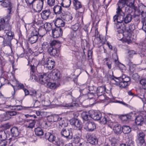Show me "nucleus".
Instances as JSON below:
<instances>
[{
  "label": "nucleus",
  "instance_id": "obj_1",
  "mask_svg": "<svg viewBox=\"0 0 146 146\" xmlns=\"http://www.w3.org/2000/svg\"><path fill=\"white\" fill-rule=\"evenodd\" d=\"M135 0H119L117 4V14L113 17V21L116 20L118 22H123L127 24L130 22L132 19V16L130 13L125 15L121 8L125 5L131 8L134 6Z\"/></svg>",
  "mask_w": 146,
  "mask_h": 146
},
{
  "label": "nucleus",
  "instance_id": "obj_2",
  "mask_svg": "<svg viewBox=\"0 0 146 146\" xmlns=\"http://www.w3.org/2000/svg\"><path fill=\"white\" fill-rule=\"evenodd\" d=\"M32 78V80L33 81H36L45 86L50 81L49 78L45 74L38 73L36 75H33Z\"/></svg>",
  "mask_w": 146,
  "mask_h": 146
},
{
  "label": "nucleus",
  "instance_id": "obj_3",
  "mask_svg": "<svg viewBox=\"0 0 146 146\" xmlns=\"http://www.w3.org/2000/svg\"><path fill=\"white\" fill-rule=\"evenodd\" d=\"M45 35V33L41 34L40 32L39 33L38 31L36 29H34L31 32L28 38V41L31 44L36 42L39 37L41 38Z\"/></svg>",
  "mask_w": 146,
  "mask_h": 146
},
{
  "label": "nucleus",
  "instance_id": "obj_4",
  "mask_svg": "<svg viewBox=\"0 0 146 146\" xmlns=\"http://www.w3.org/2000/svg\"><path fill=\"white\" fill-rule=\"evenodd\" d=\"M134 8L135 11L134 12V17L135 18H136L137 21L140 19V15H141L142 17V15L144 13H146V12L145 10H146V8L145 6H141L138 7V9H136L134 6V7H131L130 8Z\"/></svg>",
  "mask_w": 146,
  "mask_h": 146
},
{
  "label": "nucleus",
  "instance_id": "obj_5",
  "mask_svg": "<svg viewBox=\"0 0 146 146\" xmlns=\"http://www.w3.org/2000/svg\"><path fill=\"white\" fill-rule=\"evenodd\" d=\"M30 94L32 96L33 100L35 101L34 105L37 102H38L39 99L41 101H44V96L42 95L40 91H39L33 90L30 92Z\"/></svg>",
  "mask_w": 146,
  "mask_h": 146
},
{
  "label": "nucleus",
  "instance_id": "obj_6",
  "mask_svg": "<svg viewBox=\"0 0 146 146\" xmlns=\"http://www.w3.org/2000/svg\"><path fill=\"white\" fill-rule=\"evenodd\" d=\"M44 0H35L32 6L33 10L39 12L42 9Z\"/></svg>",
  "mask_w": 146,
  "mask_h": 146
},
{
  "label": "nucleus",
  "instance_id": "obj_7",
  "mask_svg": "<svg viewBox=\"0 0 146 146\" xmlns=\"http://www.w3.org/2000/svg\"><path fill=\"white\" fill-rule=\"evenodd\" d=\"M117 23H115L114 27L117 30V32L119 33H123L124 31L125 30V25L123 22H118L116 20Z\"/></svg>",
  "mask_w": 146,
  "mask_h": 146
},
{
  "label": "nucleus",
  "instance_id": "obj_8",
  "mask_svg": "<svg viewBox=\"0 0 146 146\" xmlns=\"http://www.w3.org/2000/svg\"><path fill=\"white\" fill-rule=\"evenodd\" d=\"M89 92H88L86 93H85L84 92L87 90V88H85L83 90L82 92V93L83 94L86 95L87 94L88 96L89 97L90 95H92L93 96L92 97H94L96 96V87L95 86H89L88 89Z\"/></svg>",
  "mask_w": 146,
  "mask_h": 146
},
{
  "label": "nucleus",
  "instance_id": "obj_9",
  "mask_svg": "<svg viewBox=\"0 0 146 146\" xmlns=\"http://www.w3.org/2000/svg\"><path fill=\"white\" fill-rule=\"evenodd\" d=\"M84 129L87 131H92L96 129V125L93 122L88 121L85 124Z\"/></svg>",
  "mask_w": 146,
  "mask_h": 146
},
{
  "label": "nucleus",
  "instance_id": "obj_10",
  "mask_svg": "<svg viewBox=\"0 0 146 146\" xmlns=\"http://www.w3.org/2000/svg\"><path fill=\"white\" fill-rule=\"evenodd\" d=\"M86 138L87 141L92 145H96L98 143V139L95 136L88 134L86 135Z\"/></svg>",
  "mask_w": 146,
  "mask_h": 146
},
{
  "label": "nucleus",
  "instance_id": "obj_11",
  "mask_svg": "<svg viewBox=\"0 0 146 146\" xmlns=\"http://www.w3.org/2000/svg\"><path fill=\"white\" fill-rule=\"evenodd\" d=\"M1 5L4 7H7V11L9 14H11L12 11V6L11 2L9 0H4Z\"/></svg>",
  "mask_w": 146,
  "mask_h": 146
},
{
  "label": "nucleus",
  "instance_id": "obj_12",
  "mask_svg": "<svg viewBox=\"0 0 146 146\" xmlns=\"http://www.w3.org/2000/svg\"><path fill=\"white\" fill-rule=\"evenodd\" d=\"M55 62L49 58H47L44 62V65L45 67L48 70H51L55 66Z\"/></svg>",
  "mask_w": 146,
  "mask_h": 146
},
{
  "label": "nucleus",
  "instance_id": "obj_13",
  "mask_svg": "<svg viewBox=\"0 0 146 146\" xmlns=\"http://www.w3.org/2000/svg\"><path fill=\"white\" fill-rule=\"evenodd\" d=\"M63 33L62 29L60 27H56L52 30V33L54 38H57L61 36Z\"/></svg>",
  "mask_w": 146,
  "mask_h": 146
},
{
  "label": "nucleus",
  "instance_id": "obj_14",
  "mask_svg": "<svg viewBox=\"0 0 146 146\" xmlns=\"http://www.w3.org/2000/svg\"><path fill=\"white\" fill-rule=\"evenodd\" d=\"M50 75L52 79L53 80H57L60 78V72L58 70L55 69L52 71Z\"/></svg>",
  "mask_w": 146,
  "mask_h": 146
},
{
  "label": "nucleus",
  "instance_id": "obj_15",
  "mask_svg": "<svg viewBox=\"0 0 146 146\" xmlns=\"http://www.w3.org/2000/svg\"><path fill=\"white\" fill-rule=\"evenodd\" d=\"M61 134L62 136L69 139L72 138V132L69 130L63 129L61 131Z\"/></svg>",
  "mask_w": 146,
  "mask_h": 146
},
{
  "label": "nucleus",
  "instance_id": "obj_16",
  "mask_svg": "<svg viewBox=\"0 0 146 146\" xmlns=\"http://www.w3.org/2000/svg\"><path fill=\"white\" fill-rule=\"evenodd\" d=\"M48 53L51 55L54 56H58L59 54V50L57 48L50 46L48 49Z\"/></svg>",
  "mask_w": 146,
  "mask_h": 146
},
{
  "label": "nucleus",
  "instance_id": "obj_17",
  "mask_svg": "<svg viewBox=\"0 0 146 146\" xmlns=\"http://www.w3.org/2000/svg\"><path fill=\"white\" fill-rule=\"evenodd\" d=\"M90 113L91 115L90 116H91V118L95 120H100L102 114L99 112L95 111L93 110H90Z\"/></svg>",
  "mask_w": 146,
  "mask_h": 146
},
{
  "label": "nucleus",
  "instance_id": "obj_18",
  "mask_svg": "<svg viewBox=\"0 0 146 146\" xmlns=\"http://www.w3.org/2000/svg\"><path fill=\"white\" fill-rule=\"evenodd\" d=\"M1 25L2 27V29H3L5 28L8 27L9 29H11V26L9 24V21H7L4 18H2L1 19Z\"/></svg>",
  "mask_w": 146,
  "mask_h": 146
},
{
  "label": "nucleus",
  "instance_id": "obj_19",
  "mask_svg": "<svg viewBox=\"0 0 146 146\" xmlns=\"http://www.w3.org/2000/svg\"><path fill=\"white\" fill-rule=\"evenodd\" d=\"M65 22L63 19L61 18L60 15V17L57 18L55 22V25L57 27H63L65 25Z\"/></svg>",
  "mask_w": 146,
  "mask_h": 146
},
{
  "label": "nucleus",
  "instance_id": "obj_20",
  "mask_svg": "<svg viewBox=\"0 0 146 146\" xmlns=\"http://www.w3.org/2000/svg\"><path fill=\"white\" fill-rule=\"evenodd\" d=\"M135 122L137 125H142L144 122V119L143 116L141 115L137 116L135 119Z\"/></svg>",
  "mask_w": 146,
  "mask_h": 146
},
{
  "label": "nucleus",
  "instance_id": "obj_21",
  "mask_svg": "<svg viewBox=\"0 0 146 146\" xmlns=\"http://www.w3.org/2000/svg\"><path fill=\"white\" fill-rule=\"evenodd\" d=\"M135 29V25L133 24H131L127 28L125 27V30H124V33L122 35H124V34H125L126 33H127L128 34L131 33L133 32Z\"/></svg>",
  "mask_w": 146,
  "mask_h": 146
},
{
  "label": "nucleus",
  "instance_id": "obj_22",
  "mask_svg": "<svg viewBox=\"0 0 146 146\" xmlns=\"http://www.w3.org/2000/svg\"><path fill=\"white\" fill-rule=\"evenodd\" d=\"M106 87L105 86H100L96 88V96H100L104 94L106 91Z\"/></svg>",
  "mask_w": 146,
  "mask_h": 146
},
{
  "label": "nucleus",
  "instance_id": "obj_23",
  "mask_svg": "<svg viewBox=\"0 0 146 146\" xmlns=\"http://www.w3.org/2000/svg\"><path fill=\"white\" fill-rule=\"evenodd\" d=\"M45 138L50 142H53L55 140L56 137L53 134L50 133H46L45 134Z\"/></svg>",
  "mask_w": 146,
  "mask_h": 146
},
{
  "label": "nucleus",
  "instance_id": "obj_24",
  "mask_svg": "<svg viewBox=\"0 0 146 146\" xmlns=\"http://www.w3.org/2000/svg\"><path fill=\"white\" fill-rule=\"evenodd\" d=\"M60 16L61 18L63 19L64 21L67 22L71 21L72 18L71 16L66 14L65 13L61 14Z\"/></svg>",
  "mask_w": 146,
  "mask_h": 146
},
{
  "label": "nucleus",
  "instance_id": "obj_25",
  "mask_svg": "<svg viewBox=\"0 0 146 146\" xmlns=\"http://www.w3.org/2000/svg\"><path fill=\"white\" fill-rule=\"evenodd\" d=\"M70 124L72 126L79 128L80 126L81 123L78 119L74 118L70 120Z\"/></svg>",
  "mask_w": 146,
  "mask_h": 146
},
{
  "label": "nucleus",
  "instance_id": "obj_26",
  "mask_svg": "<svg viewBox=\"0 0 146 146\" xmlns=\"http://www.w3.org/2000/svg\"><path fill=\"white\" fill-rule=\"evenodd\" d=\"M135 116V114L131 112L129 114L121 115L120 117V118L122 120L125 121L127 120L128 119H132L133 117Z\"/></svg>",
  "mask_w": 146,
  "mask_h": 146
},
{
  "label": "nucleus",
  "instance_id": "obj_27",
  "mask_svg": "<svg viewBox=\"0 0 146 146\" xmlns=\"http://www.w3.org/2000/svg\"><path fill=\"white\" fill-rule=\"evenodd\" d=\"M53 11L54 14L56 15H61L62 12V9L61 6L58 5H56L53 8Z\"/></svg>",
  "mask_w": 146,
  "mask_h": 146
},
{
  "label": "nucleus",
  "instance_id": "obj_28",
  "mask_svg": "<svg viewBox=\"0 0 146 146\" xmlns=\"http://www.w3.org/2000/svg\"><path fill=\"white\" fill-rule=\"evenodd\" d=\"M51 13V12L49 9L45 10L43 11L41 13L42 18L44 20L47 19Z\"/></svg>",
  "mask_w": 146,
  "mask_h": 146
},
{
  "label": "nucleus",
  "instance_id": "obj_29",
  "mask_svg": "<svg viewBox=\"0 0 146 146\" xmlns=\"http://www.w3.org/2000/svg\"><path fill=\"white\" fill-rule=\"evenodd\" d=\"M90 115L91 113H90V110L88 112L84 111L82 113V117L84 120L87 121L91 118Z\"/></svg>",
  "mask_w": 146,
  "mask_h": 146
},
{
  "label": "nucleus",
  "instance_id": "obj_30",
  "mask_svg": "<svg viewBox=\"0 0 146 146\" xmlns=\"http://www.w3.org/2000/svg\"><path fill=\"white\" fill-rule=\"evenodd\" d=\"M113 129L115 133L117 135L120 134L122 132L121 126L118 124L115 125L114 126Z\"/></svg>",
  "mask_w": 146,
  "mask_h": 146
},
{
  "label": "nucleus",
  "instance_id": "obj_31",
  "mask_svg": "<svg viewBox=\"0 0 146 146\" xmlns=\"http://www.w3.org/2000/svg\"><path fill=\"white\" fill-rule=\"evenodd\" d=\"M11 132L12 136L17 137L19 134V131L17 127H13L11 129Z\"/></svg>",
  "mask_w": 146,
  "mask_h": 146
},
{
  "label": "nucleus",
  "instance_id": "obj_32",
  "mask_svg": "<svg viewBox=\"0 0 146 146\" xmlns=\"http://www.w3.org/2000/svg\"><path fill=\"white\" fill-rule=\"evenodd\" d=\"M146 13L142 15V20L141 22L143 24L142 29L146 32Z\"/></svg>",
  "mask_w": 146,
  "mask_h": 146
},
{
  "label": "nucleus",
  "instance_id": "obj_33",
  "mask_svg": "<svg viewBox=\"0 0 146 146\" xmlns=\"http://www.w3.org/2000/svg\"><path fill=\"white\" fill-rule=\"evenodd\" d=\"M59 125L62 127H67L68 125V121L65 118H61L59 121Z\"/></svg>",
  "mask_w": 146,
  "mask_h": 146
},
{
  "label": "nucleus",
  "instance_id": "obj_34",
  "mask_svg": "<svg viewBox=\"0 0 146 146\" xmlns=\"http://www.w3.org/2000/svg\"><path fill=\"white\" fill-rule=\"evenodd\" d=\"M12 40H10L9 38H3V45L4 46H9L11 47V41Z\"/></svg>",
  "mask_w": 146,
  "mask_h": 146
},
{
  "label": "nucleus",
  "instance_id": "obj_35",
  "mask_svg": "<svg viewBox=\"0 0 146 146\" xmlns=\"http://www.w3.org/2000/svg\"><path fill=\"white\" fill-rule=\"evenodd\" d=\"M100 120V122L102 123L105 124L107 122L109 123L110 120L108 115H105L104 116H101V117Z\"/></svg>",
  "mask_w": 146,
  "mask_h": 146
},
{
  "label": "nucleus",
  "instance_id": "obj_36",
  "mask_svg": "<svg viewBox=\"0 0 146 146\" xmlns=\"http://www.w3.org/2000/svg\"><path fill=\"white\" fill-rule=\"evenodd\" d=\"M73 3L75 9L77 10L82 7L80 2L78 0H73Z\"/></svg>",
  "mask_w": 146,
  "mask_h": 146
},
{
  "label": "nucleus",
  "instance_id": "obj_37",
  "mask_svg": "<svg viewBox=\"0 0 146 146\" xmlns=\"http://www.w3.org/2000/svg\"><path fill=\"white\" fill-rule=\"evenodd\" d=\"M35 134L38 136L43 135L44 132L42 129L40 127H37L35 129Z\"/></svg>",
  "mask_w": 146,
  "mask_h": 146
},
{
  "label": "nucleus",
  "instance_id": "obj_38",
  "mask_svg": "<svg viewBox=\"0 0 146 146\" xmlns=\"http://www.w3.org/2000/svg\"><path fill=\"white\" fill-rule=\"evenodd\" d=\"M71 3V0H62V2L61 3V5L64 7L67 8L70 6Z\"/></svg>",
  "mask_w": 146,
  "mask_h": 146
},
{
  "label": "nucleus",
  "instance_id": "obj_39",
  "mask_svg": "<svg viewBox=\"0 0 146 146\" xmlns=\"http://www.w3.org/2000/svg\"><path fill=\"white\" fill-rule=\"evenodd\" d=\"M122 131L124 134H127L131 131L130 127L126 125H123L122 128Z\"/></svg>",
  "mask_w": 146,
  "mask_h": 146
},
{
  "label": "nucleus",
  "instance_id": "obj_40",
  "mask_svg": "<svg viewBox=\"0 0 146 146\" xmlns=\"http://www.w3.org/2000/svg\"><path fill=\"white\" fill-rule=\"evenodd\" d=\"M7 32L6 31L5 32L6 35H7V38H9L10 40H12L14 36V33L11 31H8Z\"/></svg>",
  "mask_w": 146,
  "mask_h": 146
},
{
  "label": "nucleus",
  "instance_id": "obj_41",
  "mask_svg": "<svg viewBox=\"0 0 146 146\" xmlns=\"http://www.w3.org/2000/svg\"><path fill=\"white\" fill-rule=\"evenodd\" d=\"M45 86L50 89H54L56 88V83L50 82L49 81Z\"/></svg>",
  "mask_w": 146,
  "mask_h": 146
},
{
  "label": "nucleus",
  "instance_id": "obj_42",
  "mask_svg": "<svg viewBox=\"0 0 146 146\" xmlns=\"http://www.w3.org/2000/svg\"><path fill=\"white\" fill-rule=\"evenodd\" d=\"M79 27V26L78 24H76L72 25L71 27V28L73 31H74V32L78 30ZM76 33H74L73 34V36L75 37L76 36Z\"/></svg>",
  "mask_w": 146,
  "mask_h": 146
},
{
  "label": "nucleus",
  "instance_id": "obj_43",
  "mask_svg": "<svg viewBox=\"0 0 146 146\" xmlns=\"http://www.w3.org/2000/svg\"><path fill=\"white\" fill-rule=\"evenodd\" d=\"M44 27L46 31H49L52 29L51 25L49 23H46L44 25Z\"/></svg>",
  "mask_w": 146,
  "mask_h": 146
},
{
  "label": "nucleus",
  "instance_id": "obj_44",
  "mask_svg": "<svg viewBox=\"0 0 146 146\" xmlns=\"http://www.w3.org/2000/svg\"><path fill=\"white\" fill-rule=\"evenodd\" d=\"M55 143L54 144L57 146H62L64 144V143L62 140L58 138L55 140Z\"/></svg>",
  "mask_w": 146,
  "mask_h": 146
},
{
  "label": "nucleus",
  "instance_id": "obj_45",
  "mask_svg": "<svg viewBox=\"0 0 146 146\" xmlns=\"http://www.w3.org/2000/svg\"><path fill=\"white\" fill-rule=\"evenodd\" d=\"M8 80L4 77L0 78V88L2 86L4 85L7 83Z\"/></svg>",
  "mask_w": 146,
  "mask_h": 146
},
{
  "label": "nucleus",
  "instance_id": "obj_46",
  "mask_svg": "<svg viewBox=\"0 0 146 146\" xmlns=\"http://www.w3.org/2000/svg\"><path fill=\"white\" fill-rule=\"evenodd\" d=\"M7 135L5 131L3 130L0 131V139H6Z\"/></svg>",
  "mask_w": 146,
  "mask_h": 146
},
{
  "label": "nucleus",
  "instance_id": "obj_47",
  "mask_svg": "<svg viewBox=\"0 0 146 146\" xmlns=\"http://www.w3.org/2000/svg\"><path fill=\"white\" fill-rule=\"evenodd\" d=\"M35 67L34 65H31V77L30 79L32 80V76L33 75H36L37 74H35Z\"/></svg>",
  "mask_w": 146,
  "mask_h": 146
},
{
  "label": "nucleus",
  "instance_id": "obj_48",
  "mask_svg": "<svg viewBox=\"0 0 146 146\" xmlns=\"http://www.w3.org/2000/svg\"><path fill=\"white\" fill-rule=\"evenodd\" d=\"M10 117H9L7 113L4 114L2 115L1 118L0 119V121H6L9 119Z\"/></svg>",
  "mask_w": 146,
  "mask_h": 146
},
{
  "label": "nucleus",
  "instance_id": "obj_49",
  "mask_svg": "<svg viewBox=\"0 0 146 146\" xmlns=\"http://www.w3.org/2000/svg\"><path fill=\"white\" fill-rule=\"evenodd\" d=\"M81 139H82L80 136L76 135L73 138V142L77 144L80 142Z\"/></svg>",
  "mask_w": 146,
  "mask_h": 146
},
{
  "label": "nucleus",
  "instance_id": "obj_50",
  "mask_svg": "<svg viewBox=\"0 0 146 146\" xmlns=\"http://www.w3.org/2000/svg\"><path fill=\"white\" fill-rule=\"evenodd\" d=\"M140 83L142 86L143 89L146 90V79H142L140 81Z\"/></svg>",
  "mask_w": 146,
  "mask_h": 146
},
{
  "label": "nucleus",
  "instance_id": "obj_51",
  "mask_svg": "<svg viewBox=\"0 0 146 146\" xmlns=\"http://www.w3.org/2000/svg\"><path fill=\"white\" fill-rule=\"evenodd\" d=\"M139 145L140 146H145L144 138H138Z\"/></svg>",
  "mask_w": 146,
  "mask_h": 146
},
{
  "label": "nucleus",
  "instance_id": "obj_52",
  "mask_svg": "<svg viewBox=\"0 0 146 146\" xmlns=\"http://www.w3.org/2000/svg\"><path fill=\"white\" fill-rule=\"evenodd\" d=\"M95 97H92L91 98H94L95 99L97 98H98L100 100L103 101L105 100L106 99L105 97L104 94H101V95L100 96H96Z\"/></svg>",
  "mask_w": 146,
  "mask_h": 146
},
{
  "label": "nucleus",
  "instance_id": "obj_53",
  "mask_svg": "<svg viewBox=\"0 0 146 146\" xmlns=\"http://www.w3.org/2000/svg\"><path fill=\"white\" fill-rule=\"evenodd\" d=\"M122 80L125 83H126L128 84V82L130 81V79L129 77L128 76H126L125 75H123L122 76L121 78Z\"/></svg>",
  "mask_w": 146,
  "mask_h": 146
},
{
  "label": "nucleus",
  "instance_id": "obj_54",
  "mask_svg": "<svg viewBox=\"0 0 146 146\" xmlns=\"http://www.w3.org/2000/svg\"><path fill=\"white\" fill-rule=\"evenodd\" d=\"M110 141L111 145L113 146L117 143L118 140L115 138L113 137L110 139Z\"/></svg>",
  "mask_w": 146,
  "mask_h": 146
},
{
  "label": "nucleus",
  "instance_id": "obj_55",
  "mask_svg": "<svg viewBox=\"0 0 146 146\" xmlns=\"http://www.w3.org/2000/svg\"><path fill=\"white\" fill-rule=\"evenodd\" d=\"M127 84L125 83L124 81H123L122 80V81L119 82L118 83V85L121 88H124L126 86H127Z\"/></svg>",
  "mask_w": 146,
  "mask_h": 146
},
{
  "label": "nucleus",
  "instance_id": "obj_56",
  "mask_svg": "<svg viewBox=\"0 0 146 146\" xmlns=\"http://www.w3.org/2000/svg\"><path fill=\"white\" fill-rule=\"evenodd\" d=\"M32 120V119H25L24 120V123L26 127L28 128V126H30Z\"/></svg>",
  "mask_w": 146,
  "mask_h": 146
},
{
  "label": "nucleus",
  "instance_id": "obj_57",
  "mask_svg": "<svg viewBox=\"0 0 146 146\" xmlns=\"http://www.w3.org/2000/svg\"><path fill=\"white\" fill-rule=\"evenodd\" d=\"M47 3L50 6H52L55 5V0H47Z\"/></svg>",
  "mask_w": 146,
  "mask_h": 146
},
{
  "label": "nucleus",
  "instance_id": "obj_58",
  "mask_svg": "<svg viewBox=\"0 0 146 146\" xmlns=\"http://www.w3.org/2000/svg\"><path fill=\"white\" fill-rule=\"evenodd\" d=\"M7 143L6 139H1L0 141V146H5Z\"/></svg>",
  "mask_w": 146,
  "mask_h": 146
},
{
  "label": "nucleus",
  "instance_id": "obj_59",
  "mask_svg": "<svg viewBox=\"0 0 146 146\" xmlns=\"http://www.w3.org/2000/svg\"><path fill=\"white\" fill-rule=\"evenodd\" d=\"M113 58L115 62L117 65H118L120 63L118 60V57L117 54H115L113 56Z\"/></svg>",
  "mask_w": 146,
  "mask_h": 146
},
{
  "label": "nucleus",
  "instance_id": "obj_60",
  "mask_svg": "<svg viewBox=\"0 0 146 146\" xmlns=\"http://www.w3.org/2000/svg\"><path fill=\"white\" fill-rule=\"evenodd\" d=\"M8 116H12L16 115L17 114V112L14 111H8L7 113Z\"/></svg>",
  "mask_w": 146,
  "mask_h": 146
},
{
  "label": "nucleus",
  "instance_id": "obj_61",
  "mask_svg": "<svg viewBox=\"0 0 146 146\" xmlns=\"http://www.w3.org/2000/svg\"><path fill=\"white\" fill-rule=\"evenodd\" d=\"M25 52L24 49L23 52L21 53L20 52H18L17 54V55L18 57L22 58L24 57L25 56Z\"/></svg>",
  "mask_w": 146,
  "mask_h": 146
},
{
  "label": "nucleus",
  "instance_id": "obj_62",
  "mask_svg": "<svg viewBox=\"0 0 146 146\" xmlns=\"http://www.w3.org/2000/svg\"><path fill=\"white\" fill-rule=\"evenodd\" d=\"M12 107L14 108V109L16 110H20L22 109V107L21 105L14 106Z\"/></svg>",
  "mask_w": 146,
  "mask_h": 146
},
{
  "label": "nucleus",
  "instance_id": "obj_63",
  "mask_svg": "<svg viewBox=\"0 0 146 146\" xmlns=\"http://www.w3.org/2000/svg\"><path fill=\"white\" fill-rule=\"evenodd\" d=\"M128 55L129 57H132L135 54H136L135 52L133 50H129L128 52Z\"/></svg>",
  "mask_w": 146,
  "mask_h": 146
},
{
  "label": "nucleus",
  "instance_id": "obj_64",
  "mask_svg": "<svg viewBox=\"0 0 146 146\" xmlns=\"http://www.w3.org/2000/svg\"><path fill=\"white\" fill-rule=\"evenodd\" d=\"M35 123V120H32L30 126H28V128H33L34 127Z\"/></svg>",
  "mask_w": 146,
  "mask_h": 146
}]
</instances>
